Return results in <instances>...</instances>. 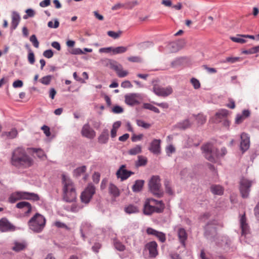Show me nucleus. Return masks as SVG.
I'll use <instances>...</instances> for the list:
<instances>
[{"label": "nucleus", "instance_id": "nucleus-1", "mask_svg": "<svg viewBox=\"0 0 259 259\" xmlns=\"http://www.w3.org/2000/svg\"><path fill=\"white\" fill-rule=\"evenodd\" d=\"M11 163L17 168H26L33 164V161L24 148L18 147L12 152Z\"/></svg>", "mask_w": 259, "mask_h": 259}, {"label": "nucleus", "instance_id": "nucleus-2", "mask_svg": "<svg viewBox=\"0 0 259 259\" xmlns=\"http://www.w3.org/2000/svg\"><path fill=\"white\" fill-rule=\"evenodd\" d=\"M201 150L206 159L212 162H215L218 158L223 157L227 153L225 147H222L220 151L209 143L203 145Z\"/></svg>", "mask_w": 259, "mask_h": 259}, {"label": "nucleus", "instance_id": "nucleus-3", "mask_svg": "<svg viewBox=\"0 0 259 259\" xmlns=\"http://www.w3.org/2000/svg\"><path fill=\"white\" fill-rule=\"evenodd\" d=\"M62 184L63 185V199L66 202H71L75 200L76 193L72 180L64 175H62Z\"/></svg>", "mask_w": 259, "mask_h": 259}, {"label": "nucleus", "instance_id": "nucleus-4", "mask_svg": "<svg viewBox=\"0 0 259 259\" xmlns=\"http://www.w3.org/2000/svg\"><path fill=\"white\" fill-rule=\"evenodd\" d=\"M45 218L39 213H36L28 222L29 229L33 232H41L46 226Z\"/></svg>", "mask_w": 259, "mask_h": 259}, {"label": "nucleus", "instance_id": "nucleus-5", "mask_svg": "<svg viewBox=\"0 0 259 259\" xmlns=\"http://www.w3.org/2000/svg\"><path fill=\"white\" fill-rule=\"evenodd\" d=\"M20 199L30 200L36 201L39 200V197L37 194L34 193L18 191L13 193L9 197V201L11 203H14Z\"/></svg>", "mask_w": 259, "mask_h": 259}, {"label": "nucleus", "instance_id": "nucleus-6", "mask_svg": "<svg viewBox=\"0 0 259 259\" xmlns=\"http://www.w3.org/2000/svg\"><path fill=\"white\" fill-rule=\"evenodd\" d=\"M150 191L155 196L160 198L163 196V192L161 189L160 179L158 176H153L149 181Z\"/></svg>", "mask_w": 259, "mask_h": 259}, {"label": "nucleus", "instance_id": "nucleus-7", "mask_svg": "<svg viewBox=\"0 0 259 259\" xmlns=\"http://www.w3.org/2000/svg\"><path fill=\"white\" fill-rule=\"evenodd\" d=\"M254 183L253 181L242 177L239 182V191L243 198L249 197L251 187Z\"/></svg>", "mask_w": 259, "mask_h": 259}, {"label": "nucleus", "instance_id": "nucleus-8", "mask_svg": "<svg viewBox=\"0 0 259 259\" xmlns=\"http://www.w3.org/2000/svg\"><path fill=\"white\" fill-rule=\"evenodd\" d=\"M217 226L223 227L221 223L216 220L208 222L205 227V237L208 239L213 238L217 233Z\"/></svg>", "mask_w": 259, "mask_h": 259}, {"label": "nucleus", "instance_id": "nucleus-9", "mask_svg": "<svg viewBox=\"0 0 259 259\" xmlns=\"http://www.w3.org/2000/svg\"><path fill=\"white\" fill-rule=\"evenodd\" d=\"M95 192V187L92 184H89L81 194L80 199L81 202L86 204L89 203Z\"/></svg>", "mask_w": 259, "mask_h": 259}, {"label": "nucleus", "instance_id": "nucleus-10", "mask_svg": "<svg viewBox=\"0 0 259 259\" xmlns=\"http://www.w3.org/2000/svg\"><path fill=\"white\" fill-rule=\"evenodd\" d=\"M21 227H17L12 224L6 218L0 220V232H14L17 230H22Z\"/></svg>", "mask_w": 259, "mask_h": 259}, {"label": "nucleus", "instance_id": "nucleus-11", "mask_svg": "<svg viewBox=\"0 0 259 259\" xmlns=\"http://www.w3.org/2000/svg\"><path fill=\"white\" fill-rule=\"evenodd\" d=\"M110 68L115 71L119 77H124L128 74V72L122 70V66L115 61L109 60Z\"/></svg>", "mask_w": 259, "mask_h": 259}, {"label": "nucleus", "instance_id": "nucleus-12", "mask_svg": "<svg viewBox=\"0 0 259 259\" xmlns=\"http://www.w3.org/2000/svg\"><path fill=\"white\" fill-rule=\"evenodd\" d=\"M162 212V207L156 208L155 206L150 203V201L147 200L144 204L143 213L145 215H151L154 212L161 213Z\"/></svg>", "mask_w": 259, "mask_h": 259}, {"label": "nucleus", "instance_id": "nucleus-13", "mask_svg": "<svg viewBox=\"0 0 259 259\" xmlns=\"http://www.w3.org/2000/svg\"><path fill=\"white\" fill-rule=\"evenodd\" d=\"M153 92L158 96L167 97L172 93V89L171 87L163 88L157 85H154L153 88Z\"/></svg>", "mask_w": 259, "mask_h": 259}, {"label": "nucleus", "instance_id": "nucleus-14", "mask_svg": "<svg viewBox=\"0 0 259 259\" xmlns=\"http://www.w3.org/2000/svg\"><path fill=\"white\" fill-rule=\"evenodd\" d=\"M125 167V165H121L116 173L117 178L120 179L121 181L127 179L131 175L134 174V172L126 170Z\"/></svg>", "mask_w": 259, "mask_h": 259}, {"label": "nucleus", "instance_id": "nucleus-15", "mask_svg": "<svg viewBox=\"0 0 259 259\" xmlns=\"http://www.w3.org/2000/svg\"><path fill=\"white\" fill-rule=\"evenodd\" d=\"M140 94L138 93H130L124 96L125 103L130 106H134L139 103L138 99Z\"/></svg>", "mask_w": 259, "mask_h": 259}, {"label": "nucleus", "instance_id": "nucleus-16", "mask_svg": "<svg viewBox=\"0 0 259 259\" xmlns=\"http://www.w3.org/2000/svg\"><path fill=\"white\" fill-rule=\"evenodd\" d=\"M250 147V138L246 133H243L241 135L240 149L242 152H245Z\"/></svg>", "mask_w": 259, "mask_h": 259}, {"label": "nucleus", "instance_id": "nucleus-17", "mask_svg": "<svg viewBox=\"0 0 259 259\" xmlns=\"http://www.w3.org/2000/svg\"><path fill=\"white\" fill-rule=\"evenodd\" d=\"M81 134L83 137L90 139H93L96 136V132L90 127L89 123H86L82 126Z\"/></svg>", "mask_w": 259, "mask_h": 259}, {"label": "nucleus", "instance_id": "nucleus-18", "mask_svg": "<svg viewBox=\"0 0 259 259\" xmlns=\"http://www.w3.org/2000/svg\"><path fill=\"white\" fill-rule=\"evenodd\" d=\"M239 221L240 228L241 229V236H244L245 237L249 233V228L246 223V218L245 213L240 217Z\"/></svg>", "mask_w": 259, "mask_h": 259}, {"label": "nucleus", "instance_id": "nucleus-19", "mask_svg": "<svg viewBox=\"0 0 259 259\" xmlns=\"http://www.w3.org/2000/svg\"><path fill=\"white\" fill-rule=\"evenodd\" d=\"M145 248L148 250L150 257H155L157 255V244L155 241H153L147 243Z\"/></svg>", "mask_w": 259, "mask_h": 259}, {"label": "nucleus", "instance_id": "nucleus-20", "mask_svg": "<svg viewBox=\"0 0 259 259\" xmlns=\"http://www.w3.org/2000/svg\"><path fill=\"white\" fill-rule=\"evenodd\" d=\"M160 143L161 140L158 139L153 140L150 144L149 147V150L154 154H159L160 153Z\"/></svg>", "mask_w": 259, "mask_h": 259}, {"label": "nucleus", "instance_id": "nucleus-21", "mask_svg": "<svg viewBox=\"0 0 259 259\" xmlns=\"http://www.w3.org/2000/svg\"><path fill=\"white\" fill-rule=\"evenodd\" d=\"M181 48V41H172L167 44L165 49L167 52L174 53L178 51Z\"/></svg>", "mask_w": 259, "mask_h": 259}, {"label": "nucleus", "instance_id": "nucleus-22", "mask_svg": "<svg viewBox=\"0 0 259 259\" xmlns=\"http://www.w3.org/2000/svg\"><path fill=\"white\" fill-rule=\"evenodd\" d=\"M177 234L179 242L184 247H185L186 241L188 238V235L186 230L183 228H180L178 230Z\"/></svg>", "mask_w": 259, "mask_h": 259}, {"label": "nucleus", "instance_id": "nucleus-23", "mask_svg": "<svg viewBox=\"0 0 259 259\" xmlns=\"http://www.w3.org/2000/svg\"><path fill=\"white\" fill-rule=\"evenodd\" d=\"M250 112L248 109L243 110L242 114H237L235 118V123L239 124L241 123L246 118L249 117Z\"/></svg>", "mask_w": 259, "mask_h": 259}, {"label": "nucleus", "instance_id": "nucleus-24", "mask_svg": "<svg viewBox=\"0 0 259 259\" xmlns=\"http://www.w3.org/2000/svg\"><path fill=\"white\" fill-rule=\"evenodd\" d=\"M20 21V16L19 14L15 11L13 12L12 15V22L11 24V29L12 31L16 29Z\"/></svg>", "mask_w": 259, "mask_h": 259}, {"label": "nucleus", "instance_id": "nucleus-25", "mask_svg": "<svg viewBox=\"0 0 259 259\" xmlns=\"http://www.w3.org/2000/svg\"><path fill=\"white\" fill-rule=\"evenodd\" d=\"M16 207L18 208L24 209V213L28 214L31 211V205L30 203L26 201H21L16 204Z\"/></svg>", "mask_w": 259, "mask_h": 259}, {"label": "nucleus", "instance_id": "nucleus-26", "mask_svg": "<svg viewBox=\"0 0 259 259\" xmlns=\"http://www.w3.org/2000/svg\"><path fill=\"white\" fill-rule=\"evenodd\" d=\"M109 140V131L105 128L103 130L98 138V142L101 144H106Z\"/></svg>", "mask_w": 259, "mask_h": 259}, {"label": "nucleus", "instance_id": "nucleus-27", "mask_svg": "<svg viewBox=\"0 0 259 259\" xmlns=\"http://www.w3.org/2000/svg\"><path fill=\"white\" fill-rule=\"evenodd\" d=\"M27 244L24 241L22 242L15 241L14 242V246L12 247V249L16 252H19L24 250Z\"/></svg>", "mask_w": 259, "mask_h": 259}, {"label": "nucleus", "instance_id": "nucleus-28", "mask_svg": "<svg viewBox=\"0 0 259 259\" xmlns=\"http://www.w3.org/2000/svg\"><path fill=\"white\" fill-rule=\"evenodd\" d=\"M124 210L125 213L127 214L136 213L139 212L138 207L134 204H129L125 206L124 208Z\"/></svg>", "mask_w": 259, "mask_h": 259}, {"label": "nucleus", "instance_id": "nucleus-29", "mask_svg": "<svg viewBox=\"0 0 259 259\" xmlns=\"http://www.w3.org/2000/svg\"><path fill=\"white\" fill-rule=\"evenodd\" d=\"M210 190L214 195H221L224 192L223 188L219 185H212L210 186Z\"/></svg>", "mask_w": 259, "mask_h": 259}, {"label": "nucleus", "instance_id": "nucleus-30", "mask_svg": "<svg viewBox=\"0 0 259 259\" xmlns=\"http://www.w3.org/2000/svg\"><path fill=\"white\" fill-rule=\"evenodd\" d=\"M228 114V111L226 109H221L217 112L215 114V122H220L221 119L227 117Z\"/></svg>", "mask_w": 259, "mask_h": 259}, {"label": "nucleus", "instance_id": "nucleus-31", "mask_svg": "<svg viewBox=\"0 0 259 259\" xmlns=\"http://www.w3.org/2000/svg\"><path fill=\"white\" fill-rule=\"evenodd\" d=\"M145 181L142 180H136L132 187L133 191L134 192H139L141 191Z\"/></svg>", "mask_w": 259, "mask_h": 259}, {"label": "nucleus", "instance_id": "nucleus-32", "mask_svg": "<svg viewBox=\"0 0 259 259\" xmlns=\"http://www.w3.org/2000/svg\"><path fill=\"white\" fill-rule=\"evenodd\" d=\"M109 193L114 197H117L120 195L118 188L112 183H110L109 185Z\"/></svg>", "mask_w": 259, "mask_h": 259}, {"label": "nucleus", "instance_id": "nucleus-33", "mask_svg": "<svg viewBox=\"0 0 259 259\" xmlns=\"http://www.w3.org/2000/svg\"><path fill=\"white\" fill-rule=\"evenodd\" d=\"M18 132L16 128H12L9 132H5L2 133V137H6L9 139H14L17 136Z\"/></svg>", "mask_w": 259, "mask_h": 259}, {"label": "nucleus", "instance_id": "nucleus-34", "mask_svg": "<svg viewBox=\"0 0 259 259\" xmlns=\"http://www.w3.org/2000/svg\"><path fill=\"white\" fill-rule=\"evenodd\" d=\"M190 122L188 119H185L182 121L178 122L176 127L180 130H185L190 126Z\"/></svg>", "mask_w": 259, "mask_h": 259}, {"label": "nucleus", "instance_id": "nucleus-35", "mask_svg": "<svg viewBox=\"0 0 259 259\" xmlns=\"http://www.w3.org/2000/svg\"><path fill=\"white\" fill-rule=\"evenodd\" d=\"M87 170V166L83 165L78 167L73 170V176L76 178L80 177L82 174H84Z\"/></svg>", "mask_w": 259, "mask_h": 259}, {"label": "nucleus", "instance_id": "nucleus-36", "mask_svg": "<svg viewBox=\"0 0 259 259\" xmlns=\"http://www.w3.org/2000/svg\"><path fill=\"white\" fill-rule=\"evenodd\" d=\"M91 227L90 224L84 222L83 223L80 228V232L81 233V235L83 240L85 239V233L88 231V230L89 229V228Z\"/></svg>", "mask_w": 259, "mask_h": 259}, {"label": "nucleus", "instance_id": "nucleus-37", "mask_svg": "<svg viewBox=\"0 0 259 259\" xmlns=\"http://www.w3.org/2000/svg\"><path fill=\"white\" fill-rule=\"evenodd\" d=\"M147 200L149 201H150V203L155 206L156 208L162 207V211L163 210L164 208V204L162 201L157 200L153 198L149 199Z\"/></svg>", "mask_w": 259, "mask_h": 259}, {"label": "nucleus", "instance_id": "nucleus-38", "mask_svg": "<svg viewBox=\"0 0 259 259\" xmlns=\"http://www.w3.org/2000/svg\"><path fill=\"white\" fill-rule=\"evenodd\" d=\"M142 147L140 145H136L135 147L129 150L128 153L130 155H135L141 153Z\"/></svg>", "mask_w": 259, "mask_h": 259}, {"label": "nucleus", "instance_id": "nucleus-39", "mask_svg": "<svg viewBox=\"0 0 259 259\" xmlns=\"http://www.w3.org/2000/svg\"><path fill=\"white\" fill-rule=\"evenodd\" d=\"M147 159L143 156H138V160L136 162L137 167L144 166L147 164Z\"/></svg>", "mask_w": 259, "mask_h": 259}, {"label": "nucleus", "instance_id": "nucleus-40", "mask_svg": "<svg viewBox=\"0 0 259 259\" xmlns=\"http://www.w3.org/2000/svg\"><path fill=\"white\" fill-rule=\"evenodd\" d=\"M127 50V48L123 46H119L116 48H113V54L116 55L122 54Z\"/></svg>", "mask_w": 259, "mask_h": 259}, {"label": "nucleus", "instance_id": "nucleus-41", "mask_svg": "<svg viewBox=\"0 0 259 259\" xmlns=\"http://www.w3.org/2000/svg\"><path fill=\"white\" fill-rule=\"evenodd\" d=\"M143 107L145 109L152 111L155 113H160L159 110L157 107H155L154 106L152 105V104H151L150 103H144L143 105Z\"/></svg>", "mask_w": 259, "mask_h": 259}, {"label": "nucleus", "instance_id": "nucleus-42", "mask_svg": "<svg viewBox=\"0 0 259 259\" xmlns=\"http://www.w3.org/2000/svg\"><path fill=\"white\" fill-rule=\"evenodd\" d=\"M32 151L36 154L37 156L39 158L43 159L44 157H46V155L45 154L44 151L41 149L33 148Z\"/></svg>", "mask_w": 259, "mask_h": 259}, {"label": "nucleus", "instance_id": "nucleus-43", "mask_svg": "<svg viewBox=\"0 0 259 259\" xmlns=\"http://www.w3.org/2000/svg\"><path fill=\"white\" fill-rule=\"evenodd\" d=\"M259 52V46L253 47L249 50H244L242 52L244 54H253Z\"/></svg>", "mask_w": 259, "mask_h": 259}, {"label": "nucleus", "instance_id": "nucleus-44", "mask_svg": "<svg viewBox=\"0 0 259 259\" xmlns=\"http://www.w3.org/2000/svg\"><path fill=\"white\" fill-rule=\"evenodd\" d=\"M52 79V76L50 75H48L45 76H44L41 79H39V81L43 84L45 85H49Z\"/></svg>", "mask_w": 259, "mask_h": 259}, {"label": "nucleus", "instance_id": "nucleus-45", "mask_svg": "<svg viewBox=\"0 0 259 259\" xmlns=\"http://www.w3.org/2000/svg\"><path fill=\"white\" fill-rule=\"evenodd\" d=\"M153 46V43L151 41H145L138 44V47L141 49H146Z\"/></svg>", "mask_w": 259, "mask_h": 259}, {"label": "nucleus", "instance_id": "nucleus-46", "mask_svg": "<svg viewBox=\"0 0 259 259\" xmlns=\"http://www.w3.org/2000/svg\"><path fill=\"white\" fill-rule=\"evenodd\" d=\"M239 35H237L236 37L232 36L230 37V39L234 42L240 43V44H244L246 42L245 39H244L243 37L239 36Z\"/></svg>", "mask_w": 259, "mask_h": 259}, {"label": "nucleus", "instance_id": "nucleus-47", "mask_svg": "<svg viewBox=\"0 0 259 259\" xmlns=\"http://www.w3.org/2000/svg\"><path fill=\"white\" fill-rule=\"evenodd\" d=\"M240 58L239 57H229L226 58V59L225 60L222 61V63H234L236 62H237L239 60Z\"/></svg>", "mask_w": 259, "mask_h": 259}, {"label": "nucleus", "instance_id": "nucleus-48", "mask_svg": "<svg viewBox=\"0 0 259 259\" xmlns=\"http://www.w3.org/2000/svg\"><path fill=\"white\" fill-rule=\"evenodd\" d=\"M155 236L156 237L159 239V240L162 243L164 242L166 240L165 234L162 232L158 231L156 235H155Z\"/></svg>", "mask_w": 259, "mask_h": 259}, {"label": "nucleus", "instance_id": "nucleus-49", "mask_svg": "<svg viewBox=\"0 0 259 259\" xmlns=\"http://www.w3.org/2000/svg\"><path fill=\"white\" fill-rule=\"evenodd\" d=\"M28 60L30 64H33L35 62V57L33 52L29 49L28 54Z\"/></svg>", "mask_w": 259, "mask_h": 259}, {"label": "nucleus", "instance_id": "nucleus-50", "mask_svg": "<svg viewBox=\"0 0 259 259\" xmlns=\"http://www.w3.org/2000/svg\"><path fill=\"white\" fill-rule=\"evenodd\" d=\"M137 124L139 126H141L146 129L149 128L151 126L150 124L139 119L137 120Z\"/></svg>", "mask_w": 259, "mask_h": 259}, {"label": "nucleus", "instance_id": "nucleus-51", "mask_svg": "<svg viewBox=\"0 0 259 259\" xmlns=\"http://www.w3.org/2000/svg\"><path fill=\"white\" fill-rule=\"evenodd\" d=\"M121 33V31H119L118 32H116L113 31H109L107 32V34L114 39L118 38L120 36Z\"/></svg>", "mask_w": 259, "mask_h": 259}, {"label": "nucleus", "instance_id": "nucleus-52", "mask_svg": "<svg viewBox=\"0 0 259 259\" xmlns=\"http://www.w3.org/2000/svg\"><path fill=\"white\" fill-rule=\"evenodd\" d=\"M30 41L32 43L33 46L38 48L39 47V42L35 36V35L33 34L30 37Z\"/></svg>", "mask_w": 259, "mask_h": 259}, {"label": "nucleus", "instance_id": "nucleus-53", "mask_svg": "<svg viewBox=\"0 0 259 259\" xmlns=\"http://www.w3.org/2000/svg\"><path fill=\"white\" fill-rule=\"evenodd\" d=\"M114 245L115 248L120 251H123L125 249V246L124 245H123L121 242L119 241H115L114 243Z\"/></svg>", "mask_w": 259, "mask_h": 259}, {"label": "nucleus", "instance_id": "nucleus-54", "mask_svg": "<svg viewBox=\"0 0 259 259\" xmlns=\"http://www.w3.org/2000/svg\"><path fill=\"white\" fill-rule=\"evenodd\" d=\"M127 60L131 62L141 63L142 59L139 56H131L127 58Z\"/></svg>", "mask_w": 259, "mask_h": 259}, {"label": "nucleus", "instance_id": "nucleus-55", "mask_svg": "<svg viewBox=\"0 0 259 259\" xmlns=\"http://www.w3.org/2000/svg\"><path fill=\"white\" fill-rule=\"evenodd\" d=\"M59 26V22L57 19H54V23L52 21H49L48 23V26L50 28H57Z\"/></svg>", "mask_w": 259, "mask_h": 259}, {"label": "nucleus", "instance_id": "nucleus-56", "mask_svg": "<svg viewBox=\"0 0 259 259\" xmlns=\"http://www.w3.org/2000/svg\"><path fill=\"white\" fill-rule=\"evenodd\" d=\"M54 225L58 228H64L67 230H69L70 229L69 227H68L65 224L60 221L55 222Z\"/></svg>", "mask_w": 259, "mask_h": 259}, {"label": "nucleus", "instance_id": "nucleus-57", "mask_svg": "<svg viewBox=\"0 0 259 259\" xmlns=\"http://www.w3.org/2000/svg\"><path fill=\"white\" fill-rule=\"evenodd\" d=\"M164 186L165 188V191L169 195H172L174 192L171 189L169 182L168 181H165L164 182Z\"/></svg>", "mask_w": 259, "mask_h": 259}, {"label": "nucleus", "instance_id": "nucleus-58", "mask_svg": "<svg viewBox=\"0 0 259 259\" xmlns=\"http://www.w3.org/2000/svg\"><path fill=\"white\" fill-rule=\"evenodd\" d=\"M191 82L195 89L197 90L200 88V83L197 79L192 78L191 79Z\"/></svg>", "mask_w": 259, "mask_h": 259}, {"label": "nucleus", "instance_id": "nucleus-59", "mask_svg": "<svg viewBox=\"0 0 259 259\" xmlns=\"http://www.w3.org/2000/svg\"><path fill=\"white\" fill-rule=\"evenodd\" d=\"M138 5H139V2L137 1L128 2L125 4L126 8L128 9H132Z\"/></svg>", "mask_w": 259, "mask_h": 259}, {"label": "nucleus", "instance_id": "nucleus-60", "mask_svg": "<svg viewBox=\"0 0 259 259\" xmlns=\"http://www.w3.org/2000/svg\"><path fill=\"white\" fill-rule=\"evenodd\" d=\"M112 112L116 114L121 113L123 112V108L118 105L114 106L112 108Z\"/></svg>", "mask_w": 259, "mask_h": 259}, {"label": "nucleus", "instance_id": "nucleus-61", "mask_svg": "<svg viewBox=\"0 0 259 259\" xmlns=\"http://www.w3.org/2000/svg\"><path fill=\"white\" fill-rule=\"evenodd\" d=\"M80 206L76 204H72L70 206V209H68V211L72 212H77L80 209Z\"/></svg>", "mask_w": 259, "mask_h": 259}, {"label": "nucleus", "instance_id": "nucleus-62", "mask_svg": "<svg viewBox=\"0 0 259 259\" xmlns=\"http://www.w3.org/2000/svg\"><path fill=\"white\" fill-rule=\"evenodd\" d=\"M196 120L199 123L203 124L206 121V117L203 115L198 114L196 117Z\"/></svg>", "mask_w": 259, "mask_h": 259}, {"label": "nucleus", "instance_id": "nucleus-63", "mask_svg": "<svg viewBox=\"0 0 259 259\" xmlns=\"http://www.w3.org/2000/svg\"><path fill=\"white\" fill-rule=\"evenodd\" d=\"M93 181L94 183L97 184L99 182L100 179V174L98 172H95L92 176Z\"/></svg>", "mask_w": 259, "mask_h": 259}, {"label": "nucleus", "instance_id": "nucleus-64", "mask_svg": "<svg viewBox=\"0 0 259 259\" xmlns=\"http://www.w3.org/2000/svg\"><path fill=\"white\" fill-rule=\"evenodd\" d=\"M54 53L52 50H47L44 52L43 55L47 58H51L53 56Z\"/></svg>", "mask_w": 259, "mask_h": 259}]
</instances>
